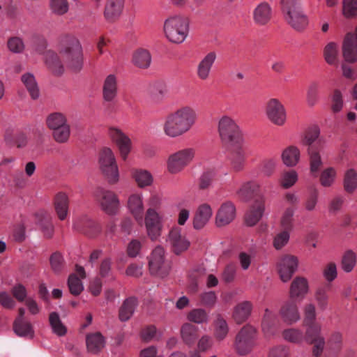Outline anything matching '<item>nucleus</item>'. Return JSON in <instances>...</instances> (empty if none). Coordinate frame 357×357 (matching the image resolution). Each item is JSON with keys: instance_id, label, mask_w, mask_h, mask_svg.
<instances>
[{"instance_id": "nucleus-31", "label": "nucleus", "mask_w": 357, "mask_h": 357, "mask_svg": "<svg viewBox=\"0 0 357 357\" xmlns=\"http://www.w3.org/2000/svg\"><path fill=\"white\" fill-rule=\"evenodd\" d=\"M147 92L155 101H160L167 93L166 82L162 79H156L149 83Z\"/></svg>"}, {"instance_id": "nucleus-8", "label": "nucleus", "mask_w": 357, "mask_h": 357, "mask_svg": "<svg viewBox=\"0 0 357 357\" xmlns=\"http://www.w3.org/2000/svg\"><path fill=\"white\" fill-rule=\"evenodd\" d=\"M196 151L192 147L180 149L169 155L167 160V169L171 174L181 172L194 160Z\"/></svg>"}, {"instance_id": "nucleus-41", "label": "nucleus", "mask_w": 357, "mask_h": 357, "mask_svg": "<svg viewBox=\"0 0 357 357\" xmlns=\"http://www.w3.org/2000/svg\"><path fill=\"white\" fill-rule=\"evenodd\" d=\"M45 63L55 75H61L64 70L63 66L58 55L52 51H47L45 54Z\"/></svg>"}, {"instance_id": "nucleus-34", "label": "nucleus", "mask_w": 357, "mask_h": 357, "mask_svg": "<svg viewBox=\"0 0 357 357\" xmlns=\"http://www.w3.org/2000/svg\"><path fill=\"white\" fill-rule=\"evenodd\" d=\"M272 16V10L267 3L258 5L253 11V18L255 23L259 25L267 24Z\"/></svg>"}, {"instance_id": "nucleus-23", "label": "nucleus", "mask_w": 357, "mask_h": 357, "mask_svg": "<svg viewBox=\"0 0 357 357\" xmlns=\"http://www.w3.org/2000/svg\"><path fill=\"white\" fill-rule=\"evenodd\" d=\"M216 58V53L215 52H210L199 61L197 68V75L201 80L208 79Z\"/></svg>"}, {"instance_id": "nucleus-1", "label": "nucleus", "mask_w": 357, "mask_h": 357, "mask_svg": "<svg viewBox=\"0 0 357 357\" xmlns=\"http://www.w3.org/2000/svg\"><path fill=\"white\" fill-rule=\"evenodd\" d=\"M197 114L190 105H183L165 117L162 130L170 138L181 137L189 132L195 124Z\"/></svg>"}, {"instance_id": "nucleus-51", "label": "nucleus", "mask_w": 357, "mask_h": 357, "mask_svg": "<svg viewBox=\"0 0 357 357\" xmlns=\"http://www.w3.org/2000/svg\"><path fill=\"white\" fill-rule=\"evenodd\" d=\"M215 336L219 340H222L227 336L229 328L226 320L220 314L216 315L214 322Z\"/></svg>"}, {"instance_id": "nucleus-59", "label": "nucleus", "mask_w": 357, "mask_h": 357, "mask_svg": "<svg viewBox=\"0 0 357 357\" xmlns=\"http://www.w3.org/2000/svg\"><path fill=\"white\" fill-rule=\"evenodd\" d=\"M295 212V208L293 207H287L281 218V227L284 230L291 231L293 227V216Z\"/></svg>"}, {"instance_id": "nucleus-29", "label": "nucleus", "mask_w": 357, "mask_h": 357, "mask_svg": "<svg viewBox=\"0 0 357 357\" xmlns=\"http://www.w3.org/2000/svg\"><path fill=\"white\" fill-rule=\"evenodd\" d=\"M128 207L135 220L137 222H142L144 214V205L142 195H131L128 200Z\"/></svg>"}, {"instance_id": "nucleus-56", "label": "nucleus", "mask_w": 357, "mask_h": 357, "mask_svg": "<svg viewBox=\"0 0 357 357\" xmlns=\"http://www.w3.org/2000/svg\"><path fill=\"white\" fill-rule=\"evenodd\" d=\"M320 133L319 128L317 126H312L310 127L305 132L302 139L303 145L308 146V147L314 146L312 144L319 137Z\"/></svg>"}, {"instance_id": "nucleus-3", "label": "nucleus", "mask_w": 357, "mask_h": 357, "mask_svg": "<svg viewBox=\"0 0 357 357\" xmlns=\"http://www.w3.org/2000/svg\"><path fill=\"white\" fill-rule=\"evenodd\" d=\"M280 4L285 22L294 30L303 31L308 19L301 8V0H280Z\"/></svg>"}, {"instance_id": "nucleus-22", "label": "nucleus", "mask_w": 357, "mask_h": 357, "mask_svg": "<svg viewBox=\"0 0 357 357\" xmlns=\"http://www.w3.org/2000/svg\"><path fill=\"white\" fill-rule=\"evenodd\" d=\"M235 215L236 208L234 204L230 202L223 203L216 214V225L220 227L229 225L234 219Z\"/></svg>"}, {"instance_id": "nucleus-45", "label": "nucleus", "mask_w": 357, "mask_h": 357, "mask_svg": "<svg viewBox=\"0 0 357 357\" xmlns=\"http://www.w3.org/2000/svg\"><path fill=\"white\" fill-rule=\"evenodd\" d=\"M132 62L139 68H147L151 62V54L145 49H138L133 54Z\"/></svg>"}, {"instance_id": "nucleus-18", "label": "nucleus", "mask_w": 357, "mask_h": 357, "mask_svg": "<svg viewBox=\"0 0 357 357\" xmlns=\"http://www.w3.org/2000/svg\"><path fill=\"white\" fill-rule=\"evenodd\" d=\"M74 229L84 235L94 238L102 230L100 225L93 219L86 215H83L75 220L73 224Z\"/></svg>"}, {"instance_id": "nucleus-21", "label": "nucleus", "mask_w": 357, "mask_h": 357, "mask_svg": "<svg viewBox=\"0 0 357 357\" xmlns=\"http://www.w3.org/2000/svg\"><path fill=\"white\" fill-rule=\"evenodd\" d=\"M342 346V333L339 331H334L331 334L327 342L325 341L323 353L325 351L326 357H337L341 351Z\"/></svg>"}, {"instance_id": "nucleus-47", "label": "nucleus", "mask_w": 357, "mask_h": 357, "mask_svg": "<svg viewBox=\"0 0 357 357\" xmlns=\"http://www.w3.org/2000/svg\"><path fill=\"white\" fill-rule=\"evenodd\" d=\"M132 176L139 188L149 186L153 183L151 174L146 169H135L132 172Z\"/></svg>"}, {"instance_id": "nucleus-7", "label": "nucleus", "mask_w": 357, "mask_h": 357, "mask_svg": "<svg viewBox=\"0 0 357 357\" xmlns=\"http://www.w3.org/2000/svg\"><path fill=\"white\" fill-rule=\"evenodd\" d=\"M218 131L223 144L231 145L243 141L241 131L236 121L229 116H222L218 121Z\"/></svg>"}, {"instance_id": "nucleus-28", "label": "nucleus", "mask_w": 357, "mask_h": 357, "mask_svg": "<svg viewBox=\"0 0 357 357\" xmlns=\"http://www.w3.org/2000/svg\"><path fill=\"white\" fill-rule=\"evenodd\" d=\"M212 214V209L208 204H202L195 214L193 218V227L195 229H202L209 221Z\"/></svg>"}, {"instance_id": "nucleus-30", "label": "nucleus", "mask_w": 357, "mask_h": 357, "mask_svg": "<svg viewBox=\"0 0 357 357\" xmlns=\"http://www.w3.org/2000/svg\"><path fill=\"white\" fill-rule=\"evenodd\" d=\"M276 315L274 312L266 308L264 312L261 327L262 331L266 337L274 336L277 333Z\"/></svg>"}, {"instance_id": "nucleus-11", "label": "nucleus", "mask_w": 357, "mask_h": 357, "mask_svg": "<svg viewBox=\"0 0 357 357\" xmlns=\"http://www.w3.org/2000/svg\"><path fill=\"white\" fill-rule=\"evenodd\" d=\"M66 65L75 71H79L82 67V47L76 38H72L61 52Z\"/></svg>"}, {"instance_id": "nucleus-58", "label": "nucleus", "mask_w": 357, "mask_h": 357, "mask_svg": "<svg viewBox=\"0 0 357 357\" xmlns=\"http://www.w3.org/2000/svg\"><path fill=\"white\" fill-rule=\"evenodd\" d=\"M68 286L71 294L78 296L84 290L81 280L75 275L72 274L68 280Z\"/></svg>"}, {"instance_id": "nucleus-14", "label": "nucleus", "mask_w": 357, "mask_h": 357, "mask_svg": "<svg viewBox=\"0 0 357 357\" xmlns=\"http://www.w3.org/2000/svg\"><path fill=\"white\" fill-rule=\"evenodd\" d=\"M298 261L291 255L281 256L277 263V269L281 280L287 282L291 280L298 268Z\"/></svg>"}, {"instance_id": "nucleus-9", "label": "nucleus", "mask_w": 357, "mask_h": 357, "mask_svg": "<svg viewBox=\"0 0 357 357\" xmlns=\"http://www.w3.org/2000/svg\"><path fill=\"white\" fill-rule=\"evenodd\" d=\"M149 272L152 275L164 278L171 269V262L166 259L165 249L157 246L151 252L149 259Z\"/></svg>"}, {"instance_id": "nucleus-42", "label": "nucleus", "mask_w": 357, "mask_h": 357, "mask_svg": "<svg viewBox=\"0 0 357 357\" xmlns=\"http://www.w3.org/2000/svg\"><path fill=\"white\" fill-rule=\"evenodd\" d=\"M21 80L25 86L31 98L33 100L38 99L40 96V91L33 75L29 73H26L22 76Z\"/></svg>"}, {"instance_id": "nucleus-52", "label": "nucleus", "mask_w": 357, "mask_h": 357, "mask_svg": "<svg viewBox=\"0 0 357 357\" xmlns=\"http://www.w3.org/2000/svg\"><path fill=\"white\" fill-rule=\"evenodd\" d=\"M307 152L310 157V171L312 173H317L322 166L320 153L315 146L308 147Z\"/></svg>"}, {"instance_id": "nucleus-16", "label": "nucleus", "mask_w": 357, "mask_h": 357, "mask_svg": "<svg viewBox=\"0 0 357 357\" xmlns=\"http://www.w3.org/2000/svg\"><path fill=\"white\" fill-rule=\"evenodd\" d=\"M108 135L117 146L122 159L126 160L131 151L132 142L129 137L121 130L113 127L109 128Z\"/></svg>"}, {"instance_id": "nucleus-26", "label": "nucleus", "mask_w": 357, "mask_h": 357, "mask_svg": "<svg viewBox=\"0 0 357 357\" xmlns=\"http://www.w3.org/2000/svg\"><path fill=\"white\" fill-rule=\"evenodd\" d=\"M123 3V0H107L104 10V17L107 22H114L120 17Z\"/></svg>"}, {"instance_id": "nucleus-63", "label": "nucleus", "mask_w": 357, "mask_h": 357, "mask_svg": "<svg viewBox=\"0 0 357 357\" xmlns=\"http://www.w3.org/2000/svg\"><path fill=\"white\" fill-rule=\"evenodd\" d=\"M335 175V170L333 167L326 169L320 176L321 185L324 187H330L334 182Z\"/></svg>"}, {"instance_id": "nucleus-6", "label": "nucleus", "mask_w": 357, "mask_h": 357, "mask_svg": "<svg viewBox=\"0 0 357 357\" xmlns=\"http://www.w3.org/2000/svg\"><path fill=\"white\" fill-rule=\"evenodd\" d=\"M257 331L251 325L243 326L236 334L233 348L235 352L240 356H246L250 354L257 345Z\"/></svg>"}, {"instance_id": "nucleus-33", "label": "nucleus", "mask_w": 357, "mask_h": 357, "mask_svg": "<svg viewBox=\"0 0 357 357\" xmlns=\"http://www.w3.org/2000/svg\"><path fill=\"white\" fill-rule=\"evenodd\" d=\"M86 344L89 352L98 354L105 347V339L100 332L89 333L86 337Z\"/></svg>"}, {"instance_id": "nucleus-25", "label": "nucleus", "mask_w": 357, "mask_h": 357, "mask_svg": "<svg viewBox=\"0 0 357 357\" xmlns=\"http://www.w3.org/2000/svg\"><path fill=\"white\" fill-rule=\"evenodd\" d=\"M282 337L284 340L296 344H300L303 341L306 342L307 344H311L312 347V354L313 355V350L314 348V344L307 340L306 338V331L305 333L301 329L296 328H289L284 330L282 333Z\"/></svg>"}, {"instance_id": "nucleus-38", "label": "nucleus", "mask_w": 357, "mask_h": 357, "mask_svg": "<svg viewBox=\"0 0 357 357\" xmlns=\"http://www.w3.org/2000/svg\"><path fill=\"white\" fill-rule=\"evenodd\" d=\"M281 158L287 167H295L300 160V150L295 146H289L282 151Z\"/></svg>"}, {"instance_id": "nucleus-40", "label": "nucleus", "mask_w": 357, "mask_h": 357, "mask_svg": "<svg viewBox=\"0 0 357 357\" xmlns=\"http://www.w3.org/2000/svg\"><path fill=\"white\" fill-rule=\"evenodd\" d=\"M319 198V190L312 186L308 188V192L303 203L304 209L307 212H313L317 210Z\"/></svg>"}, {"instance_id": "nucleus-44", "label": "nucleus", "mask_w": 357, "mask_h": 357, "mask_svg": "<svg viewBox=\"0 0 357 357\" xmlns=\"http://www.w3.org/2000/svg\"><path fill=\"white\" fill-rule=\"evenodd\" d=\"M339 55L338 45L335 42H330L326 45L323 50V56L325 61L331 66L337 65Z\"/></svg>"}, {"instance_id": "nucleus-15", "label": "nucleus", "mask_w": 357, "mask_h": 357, "mask_svg": "<svg viewBox=\"0 0 357 357\" xmlns=\"http://www.w3.org/2000/svg\"><path fill=\"white\" fill-rule=\"evenodd\" d=\"M230 153L229 160L231 169L235 172L243 170L247 159L246 149L244 142L229 145Z\"/></svg>"}, {"instance_id": "nucleus-19", "label": "nucleus", "mask_w": 357, "mask_h": 357, "mask_svg": "<svg viewBox=\"0 0 357 357\" xmlns=\"http://www.w3.org/2000/svg\"><path fill=\"white\" fill-rule=\"evenodd\" d=\"M118 95V82L116 75L110 74L107 75L102 86V96L104 102L114 103Z\"/></svg>"}, {"instance_id": "nucleus-43", "label": "nucleus", "mask_w": 357, "mask_h": 357, "mask_svg": "<svg viewBox=\"0 0 357 357\" xmlns=\"http://www.w3.org/2000/svg\"><path fill=\"white\" fill-rule=\"evenodd\" d=\"M13 330L15 334L20 337L33 338L34 336L33 326L26 320L14 321Z\"/></svg>"}, {"instance_id": "nucleus-4", "label": "nucleus", "mask_w": 357, "mask_h": 357, "mask_svg": "<svg viewBox=\"0 0 357 357\" xmlns=\"http://www.w3.org/2000/svg\"><path fill=\"white\" fill-rule=\"evenodd\" d=\"M163 31L169 42L182 43L189 32V20L182 15L170 16L164 22Z\"/></svg>"}, {"instance_id": "nucleus-60", "label": "nucleus", "mask_w": 357, "mask_h": 357, "mask_svg": "<svg viewBox=\"0 0 357 357\" xmlns=\"http://www.w3.org/2000/svg\"><path fill=\"white\" fill-rule=\"evenodd\" d=\"M215 174L212 170H207L203 172L199 178V188L204 190L211 188L215 178Z\"/></svg>"}, {"instance_id": "nucleus-62", "label": "nucleus", "mask_w": 357, "mask_h": 357, "mask_svg": "<svg viewBox=\"0 0 357 357\" xmlns=\"http://www.w3.org/2000/svg\"><path fill=\"white\" fill-rule=\"evenodd\" d=\"M50 7L54 14L63 15L68 12L69 5L67 0H51Z\"/></svg>"}, {"instance_id": "nucleus-64", "label": "nucleus", "mask_w": 357, "mask_h": 357, "mask_svg": "<svg viewBox=\"0 0 357 357\" xmlns=\"http://www.w3.org/2000/svg\"><path fill=\"white\" fill-rule=\"evenodd\" d=\"M70 136V126L66 124L53 130V137L59 143L66 142Z\"/></svg>"}, {"instance_id": "nucleus-10", "label": "nucleus", "mask_w": 357, "mask_h": 357, "mask_svg": "<svg viewBox=\"0 0 357 357\" xmlns=\"http://www.w3.org/2000/svg\"><path fill=\"white\" fill-rule=\"evenodd\" d=\"M264 113L267 119L273 125L283 126L287 119V113L284 105L278 98L268 100L264 105Z\"/></svg>"}, {"instance_id": "nucleus-39", "label": "nucleus", "mask_w": 357, "mask_h": 357, "mask_svg": "<svg viewBox=\"0 0 357 357\" xmlns=\"http://www.w3.org/2000/svg\"><path fill=\"white\" fill-rule=\"evenodd\" d=\"M137 305V299L135 297L126 298L119 308V317L121 321H128L133 314Z\"/></svg>"}, {"instance_id": "nucleus-13", "label": "nucleus", "mask_w": 357, "mask_h": 357, "mask_svg": "<svg viewBox=\"0 0 357 357\" xmlns=\"http://www.w3.org/2000/svg\"><path fill=\"white\" fill-rule=\"evenodd\" d=\"M167 243L169 245L172 252L179 255L186 251L190 246V241L182 232L181 228L174 227L169 232Z\"/></svg>"}, {"instance_id": "nucleus-36", "label": "nucleus", "mask_w": 357, "mask_h": 357, "mask_svg": "<svg viewBox=\"0 0 357 357\" xmlns=\"http://www.w3.org/2000/svg\"><path fill=\"white\" fill-rule=\"evenodd\" d=\"M36 217L37 224L40 226L44 236L46 238H51L54 232V226L50 214L47 212L40 211L36 213Z\"/></svg>"}, {"instance_id": "nucleus-12", "label": "nucleus", "mask_w": 357, "mask_h": 357, "mask_svg": "<svg viewBox=\"0 0 357 357\" xmlns=\"http://www.w3.org/2000/svg\"><path fill=\"white\" fill-rule=\"evenodd\" d=\"M94 196L100 204L101 209L109 215L117 213L119 208V200L112 190L102 188H98L94 192Z\"/></svg>"}, {"instance_id": "nucleus-57", "label": "nucleus", "mask_w": 357, "mask_h": 357, "mask_svg": "<svg viewBox=\"0 0 357 357\" xmlns=\"http://www.w3.org/2000/svg\"><path fill=\"white\" fill-rule=\"evenodd\" d=\"M278 160L276 158H268L264 159L260 163V169L266 176H271L275 172Z\"/></svg>"}, {"instance_id": "nucleus-35", "label": "nucleus", "mask_w": 357, "mask_h": 357, "mask_svg": "<svg viewBox=\"0 0 357 357\" xmlns=\"http://www.w3.org/2000/svg\"><path fill=\"white\" fill-rule=\"evenodd\" d=\"M54 209L61 220H63L68 213V197L64 192H59L56 195L54 201Z\"/></svg>"}, {"instance_id": "nucleus-53", "label": "nucleus", "mask_w": 357, "mask_h": 357, "mask_svg": "<svg viewBox=\"0 0 357 357\" xmlns=\"http://www.w3.org/2000/svg\"><path fill=\"white\" fill-rule=\"evenodd\" d=\"M46 123L47 127L52 130L67 124L66 116L60 112L49 114L46 119Z\"/></svg>"}, {"instance_id": "nucleus-55", "label": "nucleus", "mask_w": 357, "mask_h": 357, "mask_svg": "<svg viewBox=\"0 0 357 357\" xmlns=\"http://www.w3.org/2000/svg\"><path fill=\"white\" fill-rule=\"evenodd\" d=\"M319 84L316 82L310 83L307 89L306 102L309 107H314L319 100Z\"/></svg>"}, {"instance_id": "nucleus-37", "label": "nucleus", "mask_w": 357, "mask_h": 357, "mask_svg": "<svg viewBox=\"0 0 357 357\" xmlns=\"http://www.w3.org/2000/svg\"><path fill=\"white\" fill-rule=\"evenodd\" d=\"M252 308V305L249 301H243L238 304L233 312V319L238 324L245 321L250 316Z\"/></svg>"}, {"instance_id": "nucleus-54", "label": "nucleus", "mask_w": 357, "mask_h": 357, "mask_svg": "<svg viewBox=\"0 0 357 357\" xmlns=\"http://www.w3.org/2000/svg\"><path fill=\"white\" fill-rule=\"evenodd\" d=\"M357 187V173L353 169H348L344 178V190L349 192L352 193Z\"/></svg>"}, {"instance_id": "nucleus-48", "label": "nucleus", "mask_w": 357, "mask_h": 357, "mask_svg": "<svg viewBox=\"0 0 357 357\" xmlns=\"http://www.w3.org/2000/svg\"><path fill=\"white\" fill-rule=\"evenodd\" d=\"M49 322L52 332L58 336H64L67 333V328L62 323L59 314L52 312L49 315Z\"/></svg>"}, {"instance_id": "nucleus-61", "label": "nucleus", "mask_w": 357, "mask_h": 357, "mask_svg": "<svg viewBox=\"0 0 357 357\" xmlns=\"http://www.w3.org/2000/svg\"><path fill=\"white\" fill-rule=\"evenodd\" d=\"M188 319L196 324H203L208 321V315L203 309H194L188 313Z\"/></svg>"}, {"instance_id": "nucleus-46", "label": "nucleus", "mask_w": 357, "mask_h": 357, "mask_svg": "<svg viewBox=\"0 0 357 357\" xmlns=\"http://www.w3.org/2000/svg\"><path fill=\"white\" fill-rule=\"evenodd\" d=\"M181 335L186 344H193L198 337V328L192 324L185 323L181 327Z\"/></svg>"}, {"instance_id": "nucleus-17", "label": "nucleus", "mask_w": 357, "mask_h": 357, "mask_svg": "<svg viewBox=\"0 0 357 357\" xmlns=\"http://www.w3.org/2000/svg\"><path fill=\"white\" fill-rule=\"evenodd\" d=\"M144 223L149 238L152 241L156 240L161 235L162 228L161 217L158 211L147 208L144 216Z\"/></svg>"}, {"instance_id": "nucleus-20", "label": "nucleus", "mask_w": 357, "mask_h": 357, "mask_svg": "<svg viewBox=\"0 0 357 357\" xmlns=\"http://www.w3.org/2000/svg\"><path fill=\"white\" fill-rule=\"evenodd\" d=\"M260 185L255 181H250L242 184L236 195L239 199L243 202H249L252 199L255 201L262 198L259 193Z\"/></svg>"}, {"instance_id": "nucleus-24", "label": "nucleus", "mask_w": 357, "mask_h": 357, "mask_svg": "<svg viewBox=\"0 0 357 357\" xmlns=\"http://www.w3.org/2000/svg\"><path fill=\"white\" fill-rule=\"evenodd\" d=\"M280 314L283 321L288 324H293L301 318L297 305L293 301H287L282 305Z\"/></svg>"}, {"instance_id": "nucleus-49", "label": "nucleus", "mask_w": 357, "mask_h": 357, "mask_svg": "<svg viewBox=\"0 0 357 357\" xmlns=\"http://www.w3.org/2000/svg\"><path fill=\"white\" fill-rule=\"evenodd\" d=\"M298 181V174L295 170L283 171L279 178V183L284 189L292 187Z\"/></svg>"}, {"instance_id": "nucleus-2", "label": "nucleus", "mask_w": 357, "mask_h": 357, "mask_svg": "<svg viewBox=\"0 0 357 357\" xmlns=\"http://www.w3.org/2000/svg\"><path fill=\"white\" fill-rule=\"evenodd\" d=\"M303 326L306 328V338L314 344V357H321L325 347V337L321 333V326L316 322V307L307 303L303 307Z\"/></svg>"}, {"instance_id": "nucleus-5", "label": "nucleus", "mask_w": 357, "mask_h": 357, "mask_svg": "<svg viewBox=\"0 0 357 357\" xmlns=\"http://www.w3.org/2000/svg\"><path fill=\"white\" fill-rule=\"evenodd\" d=\"M99 169L110 185H114L119 180V167L115 155L112 150L108 147H103L98 154Z\"/></svg>"}, {"instance_id": "nucleus-32", "label": "nucleus", "mask_w": 357, "mask_h": 357, "mask_svg": "<svg viewBox=\"0 0 357 357\" xmlns=\"http://www.w3.org/2000/svg\"><path fill=\"white\" fill-rule=\"evenodd\" d=\"M308 291L307 280L303 277H296L292 281L290 287L291 298H303Z\"/></svg>"}, {"instance_id": "nucleus-50", "label": "nucleus", "mask_w": 357, "mask_h": 357, "mask_svg": "<svg viewBox=\"0 0 357 357\" xmlns=\"http://www.w3.org/2000/svg\"><path fill=\"white\" fill-rule=\"evenodd\" d=\"M356 261L357 255L356 252L351 250H346L342 257V268L347 273L351 272L356 266Z\"/></svg>"}, {"instance_id": "nucleus-27", "label": "nucleus", "mask_w": 357, "mask_h": 357, "mask_svg": "<svg viewBox=\"0 0 357 357\" xmlns=\"http://www.w3.org/2000/svg\"><path fill=\"white\" fill-rule=\"evenodd\" d=\"M264 211V203L262 198H259L255 202V204L250 207L246 213L245 221L247 225L253 226L256 225L261 218Z\"/></svg>"}]
</instances>
